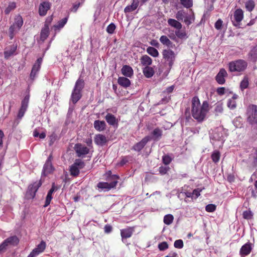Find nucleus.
Instances as JSON below:
<instances>
[{"label":"nucleus","mask_w":257,"mask_h":257,"mask_svg":"<svg viewBox=\"0 0 257 257\" xmlns=\"http://www.w3.org/2000/svg\"><path fill=\"white\" fill-rule=\"evenodd\" d=\"M84 87V81L83 79L79 78L75 84L74 87L72 92L70 100L69 102L71 105V102L73 104L76 103L81 98V91Z\"/></svg>","instance_id":"nucleus-2"},{"label":"nucleus","mask_w":257,"mask_h":257,"mask_svg":"<svg viewBox=\"0 0 257 257\" xmlns=\"http://www.w3.org/2000/svg\"><path fill=\"white\" fill-rule=\"evenodd\" d=\"M248 59L252 62L257 60V45L253 47L248 54Z\"/></svg>","instance_id":"nucleus-29"},{"label":"nucleus","mask_w":257,"mask_h":257,"mask_svg":"<svg viewBox=\"0 0 257 257\" xmlns=\"http://www.w3.org/2000/svg\"><path fill=\"white\" fill-rule=\"evenodd\" d=\"M67 20L68 18L66 17L58 21L57 24L53 26L55 31H56L57 30H60L63 28L65 25L66 24Z\"/></svg>","instance_id":"nucleus-38"},{"label":"nucleus","mask_w":257,"mask_h":257,"mask_svg":"<svg viewBox=\"0 0 257 257\" xmlns=\"http://www.w3.org/2000/svg\"><path fill=\"white\" fill-rule=\"evenodd\" d=\"M194 20V16L193 14L192 15H189L187 14L184 19V22L187 26L190 25Z\"/></svg>","instance_id":"nucleus-44"},{"label":"nucleus","mask_w":257,"mask_h":257,"mask_svg":"<svg viewBox=\"0 0 257 257\" xmlns=\"http://www.w3.org/2000/svg\"><path fill=\"white\" fill-rule=\"evenodd\" d=\"M160 41L163 45L166 46L169 48H173L175 46V44L165 35L161 36Z\"/></svg>","instance_id":"nucleus-23"},{"label":"nucleus","mask_w":257,"mask_h":257,"mask_svg":"<svg viewBox=\"0 0 257 257\" xmlns=\"http://www.w3.org/2000/svg\"><path fill=\"white\" fill-rule=\"evenodd\" d=\"M242 215L243 218L245 219H250L252 218L253 215L250 210H246L243 211Z\"/></svg>","instance_id":"nucleus-53"},{"label":"nucleus","mask_w":257,"mask_h":257,"mask_svg":"<svg viewBox=\"0 0 257 257\" xmlns=\"http://www.w3.org/2000/svg\"><path fill=\"white\" fill-rule=\"evenodd\" d=\"M17 49V45L13 44L11 46L9 49H7L4 51L5 58L8 59L10 56L14 55Z\"/></svg>","instance_id":"nucleus-28"},{"label":"nucleus","mask_w":257,"mask_h":257,"mask_svg":"<svg viewBox=\"0 0 257 257\" xmlns=\"http://www.w3.org/2000/svg\"><path fill=\"white\" fill-rule=\"evenodd\" d=\"M162 160H163V163L165 165H169L171 163V162L172 161V159L171 158V157L169 156L165 155L163 157Z\"/></svg>","instance_id":"nucleus-58"},{"label":"nucleus","mask_w":257,"mask_h":257,"mask_svg":"<svg viewBox=\"0 0 257 257\" xmlns=\"http://www.w3.org/2000/svg\"><path fill=\"white\" fill-rule=\"evenodd\" d=\"M16 8V4L15 2H11L9 4L8 6L5 10V13L8 15L12 11L15 10Z\"/></svg>","instance_id":"nucleus-45"},{"label":"nucleus","mask_w":257,"mask_h":257,"mask_svg":"<svg viewBox=\"0 0 257 257\" xmlns=\"http://www.w3.org/2000/svg\"><path fill=\"white\" fill-rule=\"evenodd\" d=\"M247 122L252 126L257 125V105L250 104L246 110Z\"/></svg>","instance_id":"nucleus-4"},{"label":"nucleus","mask_w":257,"mask_h":257,"mask_svg":"<svg viewBox=\"0 0 257 257\" xmlns=\"http://www.w3.org/2000/svg\"><path fill=\"white\" fill-rule=\"evenodd\" d=\"M42 182L41 180L38 182H35L33 184H31L28 187V190L27 192V195L32 198H34L36 195V193L42 185Z\"/></svg>","instance_id":"nucleus-9"},{"label":"nucleus","mask_w":257,"mask_h":257,"mask_svg":"<svg viewBox=\"0 0 257 257\" xmlns=\"http://www.w3.org/2000/svg\"><path fill=\"white\" fill-rule=\"evenodd\" d=\"M226 136L225 131L222 128H217L216 131L213 134V139L215 140L221 141L222 144L224 141V138Z\"/></svg>","instance_id":"nucleus-14"},{"label":"nucleus","mask_w":257,"mask_h":257,"mask_svg":"<svg viewBox=\"0 0 257 257\" xmlns=\"http://www.w3.org/2000/svg\"><path fill=\"white\" fill-rule=\"evenodd\" d=\"M147 52L154 57H157L159 56L158 51L153 47H148Z\"/></svg>","instance_id":"nucleus-41"},{"label":"nucleus","mask_w":257,"mask_h":257,"mask_svg":"<svg viewBox=\"0 0 257 257\" xmlns=\"http://www.w3.org/2000/svg\"><path fill=\"white\" fill-rule=\"evenodd\" d=\"M151 136H146L141 141L135 144L132 148V150L135 151L140 152L146 145L148 142L151 140Z\"/></svg>","instance_id":"nucleus-10"},{"label":"nucleus","mask_w":257,"mask_h":257,"mask_svg":"<svg viewBox=\"0 0 257 257\" xmlns=\"http://www.w3.org/2000/svg\"><path fill=\"white\" fill-rule=\"evenodd\" d=\"M29 98L30 95H27L22 100L21 102V106L17 115V119L14 122V125L15 126L18 124V123L20 122V120H21L22 118L26 111H27L28 107Z\"/></svg>","instance_id":"nucleus-5"},{"label":"nucleus","mask_w":257,"mask_h":257,"mask_svg":"<svg viewBox=\"0 0 257 257\" xmlns=\"http://www.w3.org/2000/svg\"><path fill=\"white\" fill-rule=\"evenodd\" d=\"M73 165L79 170L83 168L85 166L84 162L80 159H76Z\"/></svg>","instance_id":"nucleus-48"},{"label":"nucleus","mask_w":257,"mask_h":257,"mask_svg":"<svg viewBox=\"0 0 257 257\" xmlns=\"http://www.w3.org/2000/svg\"><path fill=\"white\" fill-rule=\"evenodd\" d=\"M227 106L231 109H234L236 107V101L232 99H229L227 103Z\"/></svg>","instance_id":"nucleus-50"},{"label":"nucleus","mask_w":257,"mask_h":257,"mask_svg":"<svg viewBox=\"0 0 257 257\" xmlns=\"http://www.w3.org/2000/svg\"><path fill=\"white\" fill-rule=\"evenodd\" d=\"M119 176L116 175H113L109 177L108 180L111 181L110 183L108 182H99L97 184V187L102 190H109L112 188L115 187L117 184V180Z\"/></svg>","instance_id":"nucleus-6"},{"label":"nucleus","mask_w":257,"mask_h":257,"mask_svg":"<svg viewBox=\"0 0 257 257\" xmlns=\"http://www.w3.org/2000/svg\"><path fill=\"white\" fill-rule=\"evenodd\" d=\"M107 142L108 140L106 137L102 134H97L95 135L94 137V142L98 146H103L105 145Z\"/></svg>","instance_id":"nucleus-17"},{"label":"nucleus","mask_w":257,"mask_h":257,"mask_svg":"<svg viewBox=\"0 0 257 257\" xmlns=\"http://www.w3.org/2000/svg\"><path fill=\"white\" fill-rule=\"evenodd\" d=\"M253 247V245L251 243L249 242L246 243L240 248L239 254L241 257H245L250 253Z\"/></svg>","instance_id":"nucleus-12"},{"label":"nucleus","mask_w":257,"mask_h":257,"mask_svg":"<svg viewBox=\"0 0 257 257\" xmlns=\"http://www.w3.org/2000/svg\"><path fill=\"white\" fill-rule=\"evenodd\" d=\"M54 170V168L52 163L46 162L43 166L42 176H46L48 174L52 173Z\"/></svg>","instance_id":"nucleus-20"},{"label":"nucleus","mask_w":257,"mask_h":257,"mask_svg":"<svg viewBox=\"0 0 257 257\" xmlns=\"http://www.w3.org/2000/svg\"><path fill=\"white\" fill-rule=\"evenodd\" d=\"M249 85V79L247 76L243 77L242 80L241 81L239 85L240 89L243 91L245 89L248 88Z\"/></svg>","instance_id":"nucleus-37"},{"label":"nucleus","mask_w":257,"mask_h":257,"mask_svg":"<svg viewBox=\"0 0 257 257\" xmlns=\"http://www.w3.org/2000/svg\"><path fill=\"white\" fill-rule=\"evenodd\" d=\"M223 104L221 103H218L216 104L215 107V111L217 113V114H218L219 113H221L223 111Z\"/></svg>","instance_id":"nucleus-51"},{"label":"nucleus","mask_w":257,"mask_h":257,"mask_svg":"<svg viewBox=\"0 0 257 257\" xmlns=\"http://www.w3.org/2000/svg\"><path fill=\"white\" fill-rule=\"evenodd\" d=\"M201 191V190L199 188L194 189L192 192V196L195 195L196 198H197L200 196Z\"/></svg>","instance_id":"nucleus-61"},{"label":"nucleus","mask_w":257,"mask_h":257,"mask_svg":"<svg viewBox=\"0 0 257 257\" xmlns=\"http://www.w3.org/2000/svg\"><path fill=\"white\" fill-rule=\"evenodd\" d=\"M7 246L8 245L5 240H4L0 245V253L4 251L6 249Z\"/></svg>","instance_id":"nucleus-60"},{"label":"nucleus","mask_w":257,"mask_h":257,"mask_svg":"<svg viewBox=\"0 0 257 257\" xmlns=\"http://www.w3.org/2000/svg\"><path fill=\"white\" fill-rule=\"evenodd\" d=\"M169 167L161 166L159 168V172L161 175L166 174L169 170Z\"/></svg>","instance_id":"nucleus-56"},{"label":"nucleus","mask_w":257,"mask_h":257,"mask_svg":"<svg viewBox=\"0 0 257 257\" xmlns=\"http://www.w3.org/2000/svg\"><path fill=\"white\" fill-rule=\"evenodd\" d=\"M74 150L79 157L87 155L89 152V149L81 144H76L74 146Z\"/></svg>","instance_id":"nucleus-11"},{"label":"nucleus","mask_w":257,"mask_h":257,"mask_svg":"<svg viewBox=\"0 0 257 257\" xmlns=\"http://www.w3.org/2000/svg\"><path fill=\"white\" fill-rule=\"evenodd\" d=\"M227 76V73L226 71L224 68H222L216 76L215 79L218 83L223 84L225 82L224 78Z\"/></svg>","instance_id":"nucleus-16"},{"label":"nucleus","mask_w":257,"mask_h":257,"mask_svg":"<svg viewBox=\"0 0 257 257\" xmlns=\"http://www.w3.org/2000/svg\"><path fill=\"white\" fill-rule=\"evenodd\" d=\"M209 104L206 101L200 105L199 98L195 96L192 100V115L198 122L202 121L208 111Z\"/></svg>","instance_id":"nucleus-1"},{"label":"nucleus","mask_w":257,"mask_h":257,"mask_svg":"<svg viewBox=\"0 0 257 257\" xmlns=\"http://www.w3.org/2000/svg\"><path fill=\"white\" fill-rule=\"evenodd\" d=\"M247 66V62L242 59H238L229 63V70L232 73H241L243 72Z\"/></svg>","instance_id":"nucleus-3"},{"label":"nucleus","mask_w":257,"mask_h":257,"mask_svg":"<svg viewBox=\"0 0 257 257\" xmlns=\"http://www.w3.org/2000/svg\"><path fill=\"white\" fill-rule=\"evenodd\" d=\"M93 126L98 132H103L106 129V124L103 120H96L94 121Z\"/></svg>","instance_id":"nucleus-19"},{"label":"nucleus","mask_w":257,"mask_h":257,"mask_svg":"<svg viewBox=\"0 0 257 257\" xmlns=\"http://www.w3.org/2000/svg\"><path fill=\"white\" fill-rule=\"evenodd\" d=\"M51 8V4L48 2H44L40 4L39 9V14L41 16L46 15L47 11Z\"/></svg>","instance_id":"nucleus-15"},{"label":"nucleus","mask_w":257,"mask_h":257,"mask_svg":"<svg viewBox=\"0 0 257 257\" xmlns=\"http://www.w3.org/2000/svg\"><path fill=\"white\" fill-rule=\"evenodd\" d=\"M216 209V206L213 204H209L206 206L205 210L208 212H213Z\"/></svg>","instance_id":"nucleus-54"},{"label":"nucleus","mask_w":257,"mask_h":257,"mask_svg":"<svg viewBox=\"0 0 257 257\" xmlns=\"http://www.w3.org/2000/svg\"><path fill=\"white\" fill-rule=\"evenodd\" d=\"M163 58L168 62L170 67H172L175 60L176 54L171 49L164 50L162 52Z\"/></svg>","instance_id":"nucleus-7"},{"label":"nucleus","mask_w":257,"mask_h":257,"mask_svg":"<svg viewBox=\"0 0 257 257\" xmlns=\"http://www.w3.org/2000/svg\"><path fill=\"white\" fill-rule=\"evenodd\" d=\"M107 122L110 125H114L117 124V119L115 116L111 113H107L105 117Z\"/></svg>","instance_id":"nucleus-33"},{"label":"nucleus","mask_w":257,"mask_h":257,"mask_svg":"<svg viewBox=\"0 0 257 257\" xmlns=\"http://www.w3.org/2000/svg\"><path fill=\"white\" fill-rule=\"evenodd\" d=\"M158 248L161 251L165 250L168 248V244L166 241L162 242L159 244Z\"/></svg>","instance_id":"nucleus-55"},{"label":"nucleus","mask_w":257,"mask_h":257,"mask_svg":"<svg viewBox=\"0 0 257 257\" xmlns=\"http://www.w3.org/2000/svg\"><path fill=\"white\" fill-rule=\"evenodd\" d=\"M151 140L158 141L162 135V131L159 128H156L152 133Z\"/></svg>","instance_id":"nucleus-35"},{"label":"nucleus","mask_w":257,"mask_h":257,"mask_svg":"<svg viewBox=\"0 0 257 257\" xmlns=\"http://www.w3.org/2000/svg\"><path fill=\"white\" fill-rule=\"evenodd\" d=\"M104 229V232L105 233H109L110 232H111V231L112 230V227L111 225L106 224V225H105Z\"/></svg>","instance_id":"nucleus-62"},{"label":"nucleus","mask_w":257,"mask_h":257,"mask_svg":"<svg viewBox=\"0 0 257 257\" xmlns=\"http://www.w3.org/2000/svg\"><path fill=\"white\" fill-rule=\"evenodd\" d=\"M42 62V58H39L37 60L35 64L33 65L30 74V78L31 79L33 80L35 79L37 73L41 68Z\"/></svg>","instance_id":"nucleus-13"},{"label":"nucleus","mask_w":257,"mask_h":257,"mask_svg":"<svg viewBox=\"0 0 257 257\" xmlns=\"http://www.w3.org/2000/svg\"><path fill=\"white\" fill-rule=\"evenodd\" d=\"M52 199V194L48 193L47 196H46L45 205H44V207L48 206L50 204Z\"/></svg>","instance_id":"nucleus-57"},{"label":"nucleus","mask_w":257,"mask_h":257,"mask_svg":"<svg viewBox=\"0 0 257 257\" xmlns=\"http://www.w3.org/2000/svg\"><path fill=\"white\" fill-rule=\"evenodd\" d=\"M143 72L147 78L152 77L155 73L154 69L149 66L145 67L143 70Z\"/></svg>","instance_id":"nucleus-36"},{"label":"nucleus","mask_w":257,"mask_h":257,"mask_svg":"<svg viewBox=\"0 0 257 257\" xmlns=\"http://www.w3.org/2000/svg\"><path fill=\"white\" fill-rule=\"evenodd\" d=\"M180 4L185 8L190 9L193 5V0H180Z\"/></svg>","instance_id":"nucleus-43"},{"label":"nucleus","mask_w":257,"mask_h":257,"mask_svg":"<svg viewBox=\"0 0 257 257\" xmlns=\"http://www.w3.org/2000/svg\"><path fill=\"white\" fill-rule=\"evenodd\" d=\"M168 24L172 27L175 28L176 30L181 29L182 25L178 20L174 19H169L168 20Z\"/></svg>","instance_id":"nucleus-30"},{"label":"nucleus","mask_w":257,"mask_h":257,"mask_svg":"<svg viewBox=\"0 0 257 257\" xmlns=\"http://www.w3.org/2000/svg\"><path fill=\"white\" fill-rule=\"evenodd\" d=\"M174 220V217L172 214H169L164 217V222L167 225L171 224Z\"/></svg>","instance_id":"nucleus-46"},{"label":"nucleus","mask_w":257,"mask_h":257,"mask_svg":"<svg viewBox=\"0 0 257 257\" xmlns=\"http://www.w3.org/2000/svg\"><path fill=\"white\" fill-rule=\"evenodd\" d=\"M123 75L127 77H131L134 74V71L132 68L128 65H124L121 69Z\"/></svg>","instance_id":"nucleus-24"},{"label":"nucleus","mask_w":257,"mask_h":257,"mask_svg":"<svg viewBox=\"0 0 257 257\" xmlns=\"http://www.w3.org/2000/svg\"><path fill=\"white\" fill-rule=\"evenodd\" d=\"M134 231L133 227H128L120 230V234L122 239L130 237Z\"/></svg>","instance_id":"nucleus-27"},{"label":"nucleus","mask_w":257,"mask_h":257,"mask_svg":"<svg viewBox=\"0 0 257 257\" xmlns=\"http://www.w3.org/2000/svg\"><path fill=\"white\" fill-rule=\"evenodd\" d=\"M140 0H133L132 4L126 6L124 9V13H129L136 10L139 6Z\"/></svg>","instance_id":"nucleus-22"},{"label":"nucleus","mask_w":257,"mask_h":257,"mask_svg":"<svg viewBox=\"0 0 257 257\" xmlns=\"http://www.w3.org/2000/svg\"><path fill=\"white\" fill-rule=\"evenodd\" d=\"M5 240L8 246L9 245L15 246L17 245L19 242V239L16 235L10 236Z\"/></svg>","instance_id":"nucleus-32"},{"label":"nucleus","mask_w":257,"mask_h":257,"mask_svg":"<svg viewBox=\"0 0 257 257\" xmlns=\"http://www.w3.org/2000/svg\"><path fill=\"white\" fill-rule=\"evenodd\" d=\"M223 21L221 19H218L215 23L214 27L217 30H220L222 28Z\"/></svg>","instance_id":"nucleus-59"},{"label":"nucleus","mask_w":257,"mask_h":257,"mask_svg":"<svg viewBox=\"0 0 257 257\" xmlns=\"http://www.w3.org/2000/svg\"><path fill=\"white\" fill-rule=\"evenodd\" d=\"M243 18V12L240 9L235 10L233 15V18L231 20L233 25L236 27L240 28V23Z\"/></svg>","instance_id":"nucleus-8"},{"label":"nucleus","mask_w":257,"mask_h":257,"mask_svg":"<svg viewBox=\"0 0 257 257\" xmlns=\"http://www.w3.org/2000/svg\"><path fill=\"white\" fill-rule=\"evenodd\" d=\"M175 36H170V38L173 40H176V37L181 39H186L188 38L187 33L185 31L181 30V29L176 30L175 32Z\"/></svg>","instance_id":"nucleus-18"},{"label":"nucleus","mask_w":257,"mask_h":257,"mask_svg":"<svg viewBox=\"0 0 257 257\" xmlns=\"http://www.w3.org/2000/svg\"><path fill=\"white\" fill-rule=\"evenodd\" d=\"M174 247L177 248H179V249L182 248L184 246L183 241L182 239L176 240L174 242Z\"/></svg>","instance_id":"nucleus-52"},{"label":"nucleus","mask_w":257,"mask_h":257,"mask_svg":"<svg viewBox=\"0 0 257 257\" xmlns=\"http://www.w3.org/2000/svg\"><path fill=\"white\" fill-rule=\"evenodd\" d=\"M211 159L212 160V161L215 163H217L219 162L220 158V152L217 151L215 150L214 151L211 156Z\"/></svg>","instance_id":"nucleus-42"},{"label":"nucleus","mask_w":257,"mask_h":257,"mask_svg":"<svg viewBox=\"0 0 257 257\" xmlns=\"http://www.w3.org/2000/svg\"><path fill=\"white\" fill-rule=\"evenodd\" d=\"M70 172L71 175L74 177L77 176L80 173L79 170L73 164L70 167Z\"/></svg>","instance_id":"nucleus-47"},{"label":"nucleus","mask_w":257,"mask_h":257,"mask_svg":"<svg viewBox=\"0 0 257 257\" xmlns=\"http://www.w3.org/2000/svg\"><path fill=\"white\" fill-rule=\"evenodd\" d=\"M187 14V13H186L183 10H179L176 13L175 15V18L178 21H183L186 17Z\"/></svg>","instance_id":"nucleus-40"},{"label":"nucleus","mask_w":257,"mask_h":257,"mask_svg":"<svg viewBox=\"0 0 257 257\" xmlns=\"http://www.w3.org/2000/svg\"><path fill=\"white\" fill-rule=\"evenodd\" d=\"M118 84L124 88H127L131 85V81L126 77H119L117 79Z\"/></svg>","instance_id":"nucleus-26"},{"label":"nucleus","mask_w":257,"mask_h":257,"mask_svg":"<svg viewBox=\"0 0 257 257\" xmlns=\"http://www.w3.org/2000/svg\"><path fill=\"white\" fill-rule=\"evenodd\" d=\"M49 35V25L45 24L44 27L42 29L40 34V39L44 42Z\"/></svg>","instance_id":"nucleus-25"},{"label":"nucleus","mask_w":257,"mask_h":257,"mask_svg":"<svg viewBox=\"0 0 257 257\" xmlns=\"http://www.w3.org/2000/svg\"><path fill=\"white\" fill-rule=\"evenodd\" d=\"M225 89L224 87H219L217 88L216 92L218 93V94L222 95L225 93Z\"/></svg>","instance_id":"nucleus-63"},{"label":"nucleus","mask_w":257,"mask_h":257,"mask_svg":"<svg viewBox=\"0 0 257 257\" xmlns=\"http://www.w3.org/2000/svg\"><path fill=\"white\" fill-rule=\"evenodd\" d=\"M16 27L14 26L13 25L10 26L9 28V33H16V31H18Z\"/></svg>","instance_id":"nucleus-64"},{"label":"nucleus","mask_w":257,"mask_h":257,"mask_svg":"<svg viewBox=\"0 0 257 257\" xmlns=\"http://www.w3.org/2000/svg\"><path fill=\"white\" fill-rule=\"evenodd\" d=\"M46 242L42 240L36 247L32 251V252L37 256L40 253L44 251L46 248Z\"/></svg>","instance_id":"nucleus-21"},{"label":"nucleus","mask_w":257,"mask_h":257,"mask_svg":"<svg viewBox=\"0 0 257 257\" xmlns=\"http://www.w3.org/2000/svg\"><path fill=\"white\" fill-rule=\"evenodd\" d=\"M115 28V25L111 23L107 27L106 31L108 34H112L114 33Z\"/></svg>","instance_id":"nucleus-49"},{"label":"nucleus","mask_w":257,"mask_h":257,"mask_svg":"<svg viewBox=\"0 0 257 257\" xmlns=\"http://www.w3.org/2000/svg\"><path fill=\"white\" fill-rule=\"evenodd\" d=\"M141 63L142 65L145 67L149 66L152 63V59L147 55H143L140 59Z\"/></svg>","instance_id":"nucleus-34"},{"label":"nucleus","mask_w":257,"mask_h":257,"mask_svg":"<svg viewBox=\"0 0 257 257\" xmlns=\"http://www.w3.org/2000/svg\"><path fill=\"white\" fill-rule=\"evenodd\" d=\"M245 8L248 12H251L254 8L255 3L253 0L247 1L245 3Z\"/></svg>","instance_id":"nucleus-39"},{"label":"nucleus","mask_w":257,"mask_h":257,"mask_svg":"<svg viewBox=\"0 0 257 257\" xmlns=\"http://www.w3.org/2000/svg\"><path fill=\"white\" fill-rule=\"evenodd\" d=\"M15 21L13 25L16 27L17 30H20L23 25V19L21 16L17 15L15 18Z\"/></svg>","instance_id":"nucleus-31"}]
</instances>
